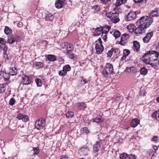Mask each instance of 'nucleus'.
I'll list each match as a JSON object with an SVG mask.
<instances>
[{"label": "nucleus", "instance_id": "f257e3e1", "mask_svg": "<svg viewBox=\"0 0 159 159\" xmlns=\"http://www.w3.org/2000/svg\"><path fill=\"white\" fill-rule=\"evenodd\" d=\"M153 21V19L147 16L141 17L137 22V23L140 24L144 27L147 29L152 24Z\"/></svg>", "mask_w": 159, "mask_h": 159}, {"label": "nucleus", "instance_id": "f03ea898", "mask_svg": "<svg viewBox=\"0 0 159 159\" xmlns=\"http://www.w3.org/2000/svg\"><path fill=\"white\" fill-rule=\"evenodd\" d=\"M158 57H154L152 59L144 57H143V61L145 63L150 65L152 67L156 68L157 65H159V58L158 60Z\"/></svg>", "mask_w": 159, "mask_h": 159}, {"label": "nucleus", "instance_id": "7ed1b4c3", "mask_svg": "<svg viewBox=\"0 0 159 159\" xmlns=\"http://www.w3.org/2000/svg\"><path fill=\"white\" fill-rule=\"evenodd\" d=\"M113 68L112 65L107 63L105 65L103 70L102 72V74L105 77L107 78L111 75L113 72Z\"/></svg>", "mask_w": 159, "mask_h": 159}, {"label": "nucleus", "instance_id": "20e7f679", "mask_svg": "<svg viewBox=\"0 0 159 159\" xmlns=\"http://www.w3.org/2000/svg\"><path fill=\"white\" fill-rule=\"evenodd\" d=\"M106 16L110 19L111 21L114 23H116L120 21L119 15L118 13L109 12L106 13Z\"/></svg>", "mask_w": 159, "mask_h": 159}, {"label": "nucleus", "instance_id": "39448f33", "mask_svg": "<svg viewBox=\"0 0 159 159\" xmlns=\"http://www.w3.org/2000/svg\"><path fill=\"white\" fill-rule=\"evenodd\" d=\"M95 49L96 52L98 54L102 53L103 52L104 48L102 44V41L101 38H99L95 41Z\"/></svg>", "mask_w": 159, "mask_h": 159}, {"label": "nucleus", "instance_id": "423d86ee", "mask_svg": "<svg viewBox=\"0 0 159 159\" xmlns=\"http://www.w3.org/2000/svg\"><path fill=\"white\" fill-rule=\"evenodd\" d=\"M137 27L134 30V33L136 34H141L145 32L146 28L140 24L137 23Z\"/></svg>", "mask_w": 159, "mask_h": 159}, {"label": "nucleus", "instance_id": "0eeeda50", "mask_svg": "<svg viewBox=\"0 0 159 159\" xmlns=\"http://www.w3.org/2000/svg\"><path fill=\"white\" fill-rule=\"evenodd\" d=\"M136 17V11H131L125 17V19L126 21L134 20Z\"/></svg>", "mask_w": 159, "mask_h": 159}, {"label": "nucleus", "instance_id": "6e6552de", "mask_svg": "<svg viewBox=\"0 0 159 159\" xmlns=\"http://www.w3.org/2000/svg\"><path fill=\"white\" fill-rule=\"evenodd\" d=\"M45 120L44 119L39 120L35 122V127L38 130L43 129L45 126Z\"/></svg>", "mask_w": 159, "mask_h": 159}, {"label": "nucleus", "instance_id": "1a4fd4ad", "mask_svg": "<svg viewBox=\"0 0 159 159\" xmlns=\"http://www.w3.org/2000/svg\"><path fill=\"white\" fill-rule=\"evenodd\" d=\"M159 53L156 51H151L148 52L145 54L143 57H147V58H151L152 59L154 57L159 56Z\"/></svg>", "mask_w": 159, "mask_h": 159}, {"label": "nucleus", "instance_id": "9d476101", "mask_svg": "<svg viewBox=\"0 0 159 159\" xmlns=\"http://www.w3.org/2000/svg\"><path fill=\"white\" fill-rule=\"evenodd\" d=\"M129 35L128 34L125 33L123 34L121 38L119 44L122 46H124L127 42L129 38Z\"/></svg>", "mask_w": 159, "mask_h": 159}, {"label": "nucleus", "instance_id": "9b49d317", "mask_svg": "<svg viewBox=\"0 0 159 159\" xmlns=\"http://www.w3.org/2000/svg\"><path fill=\"white\" fill-rule=\"evenodd\" d=\"M22 83L21 84H20V86L21 85V84L23 85H28L31 84V80L30 79L29 76L26 75H23L22 77Z\"/></svg>", "mask_w": 159, "mask_h": 159}, {"label": "nucleus", "instance_id": "f8f14e48", "mask_svg": "<svg viewBox=\"0 0 159 159\" xmlns=\"http://www.w3.org/2000/svg\"><path fill=\"white\" fill-rule=\"evenodd\" d=\"M89 151V148L87 146H84L80 148L79 153L81 155L85 156L88 154Z\"/></svg>", "mask_w": 159, "mask_h": 159}, {"label": "nucleus", "instance_id": "ddd939ff", "mask_svg": "<svg viewBox=\"0 0 159 159\" xmlns=\"http://www.w3.org/2000/svg\"><path fill=\"white\" fill-rule=\"evenodd\" d=\"M153 35V32L152 31L148 33L146 36L143 39V42L144 43L148 42Z\"/></svg>", "mask_w": 159, "mask_h": 159}, {"label": "nucleus", "instance_id": "4468645a", "mask_svg": "<svg viewBox=\"0 0 159 159\" xmlns=\"http://www.w3.org/2000/svg\"><path fill=\"white\" fill-rule=\"evenodd\" d=\"M64 3V0H57L55 2L56 7L57 8H60L62 7Z\"/></svg>", "mask_w": 159, "mask_h": 159}, {"label": "nucleus", "instance_id": "2eb2a0df", "mask_svg": "<svg viewBox=\"0 0 159 159\" xmlns=\"http://www.w3.org/2000/svg\"><path fill=\"white\" fill-rule=\"evenodd\" d=\"M100 147V142H97L96 143L93 145V151L95 152H98Z\"/></svg>", "mask_w": 159, "mask_h": 159}, {"label": "nucleus", "instance_id": "dca6fc26", "mask_svg": "<svg viewBox=\"0 0 159 159\" xmlns=\"http://www.w3.org/2000/svg\"><path fill=\"white\" fill-rule=\"evenodd\" d=\"M102 27H100L96 28L94 32V34L95 36H98L102 34Z\"/></svg>", "mask_w": 159, "mask_h": 159}, {"label": "nucleus", "instance_id": "f3484780", "mask_svg": "<svg viewBox=\"0 0 159 159\" xmlns=\"http://www.w3.org/2000/svg\"><path fill=\"white\" fill-rule=\"evenodd\" d=\"M139 120L137 119H133L131 122V126L132 127L135 128L139 123Z\"/></svg>", "mask_w": 159, "mask_h": 159}, {"label": "nucleus", "instance_id": "a211bd4d", "mask_svg": "<svg viewBox=\"0 0 159 159\" xmlns=\"http://www.w3.org/2000/svg\"><path fill=\"white\" fill-rule=\"evenodd\" d=\"M133 47L135 50L137 51H139L140 48L139 43L137 41H133Z\"/></svg>", "mask_w": 159, "mask_h": 159}, {"label": "nucleus", "instance_id": "6ab92c4d", "mask_svg": "<svg viewBox=\"0 0 159 159\" xmlns=\"http://www.w3.org/2000/svg\"><path fill=\"white\" fill-rule=\"evenodd\" d=\"M9 73L11 75H16L17 74V69L15 67L11 68L9 70Z\"/></svg>", "mask_w": 159, "mask_h": 159}, {"label": "nucleus", "instance_id": "aec40b11", "mask_svg": "<svg viewBox=\"0 0 159 159\" xmlns=\"http://www.w3.org/2000/svg\"><path fill=\"white\" fill-rule=\"evenodd\" d=\"M15 38L13 36L11 35L8 37L7 40V42L8 43L10 44H12L15 43Z\"/></svg>", "mask_w": 159, "mask_h": 159}, {"label": "nucleus", "instance_id": "412c9836", "mask_svg": "<svg viewBox=\"0 0 159 159\" xmlns=\"http://www.w3.org/2000/svg\"><path fill=\"white\" fill-rule=\"evenodd\" d=\"M150 17H158L159 16L157 11L156 10H152L149 13Z\"/></svg>", "mask_w": 159, "mask_h": 159}, {"label": "nucleus", "instance_id": "4be33fe9", "mask_svg": "<svg viewBox=\"0 0 159 159\" xmlns=\"http://www.w3.org/2000/svg\"><path fill=\"white\" fill-rule=\"evenodd\" d=\"M135 26L134 24H130L127 27V29L130 32H132L134 31Z\"/></svg>", "mask_w": 159, "mask_h": 159}, {"label": "nucleus", "instance_id": "5701e85b", "mask_svg": "<svg viewBox=\"0 0 159 159\" xmlns=\"http://www.w3.org/2000/svg\"><path fill=\"white\" fill-rule=\"evenodd\" d=\"M140 72L141 75H145L147 74L148 70L145 67H143L140 69Z\"/></svg>", "mask_w": 159, "mask_h": 159}, {"label": "nucleus", "instance_id": "b1692460", "mask_svg": "<svg viewBox=\"0 0 159 159\" xmlns=\"http://www.w3.org/2000/svg\"><path fill=\"white\" fill-rule=\"evenodd\" d=\"M47 58L50 61H54L57 60L56 56L52 55H48Z\"/></svg>", "mask_w": 159, "mask_h": 159}, {"label": "nucleus", "instance_id": "393cba45", "mask_svg": "<svg viewBox=\"0 0 159 159\" xmlns=\"http://www.w3.org/2000/svg\"><path fill=\"white\" fill-rule=\"evenodd\" d=\"M73 50H67L66 52V55L68 57L71 59H73L74 55L72 53Z\"/></svg>", "mask_w": 159, "mask_h": 159}, {"label": "nucleus", "instance_id": "a878e982", "mask_svg": "<svg viewBox=\"0 0 159 159\" xmlns=\"http://www.w3.org/2000/svg\"><path fill=\"white\" fill-rule=\"evenodd\" d=\"M4 32L6 34L8 35L12 33V30L9 27L6 26H5Z\"/></svg>", "mask_w": 159, "mask_h": 159}, {"label": "nucleus", "instance_id": "bb28decb", "mask_svg": "<svg viewBox=\"0 0 159 159\" xmlns=\"http://www.w3.org/2000/svg\"><path fill=\"white\" fill-rule=\"evenodd\" d=\"M110 28V27L109 26H106L103 27H102V33L107 34L109 31Z\"/></svg>", "mask_w": 159, "mask_h": 159}, {"label": "nucleus", "instance_id": "cd10ccee", "mask_svg": "<svg viewBox=\"0 0 159 159\" xmlns=\"http://www.w3.org/2000/svg\"><path fill=\"white\" fill-rule=\"evenodd\" d=\"M152 116L157 120H159V110L154 112L152 114Z\"/></svg>", "mask_w": 159, "mask_h": 159}, {"label": "nucleus", "instance_id": "c85d7f7f", "mask_svg": "<svg viewBox=\"0 0 159 159\" xmlns=\"http://www.w3.org/2000/svg\"><path fill=\"white\" fill-rule=\"evenodd\" d=\"M54 18V17L51 14H49L47 15L45 17L46 20L47 21H52V20Z\"/></svg>", "mask_w": 159, "mask_h": 159}, {"label": "nucleus", "instance_id": "c756f323", "mask_svg": "<svg viewBox=\"0 0 159 159\" xmlns=\"http://www.w3.org/2000/svg\"><path fill=\"white\" fill-rule=\"evenodd\" d=\"M66 51L67 50H73V48L72 45L70 43H67V44H66Z\"/></svg>", "mask_w": 159, "mask_h": 159}, {"label": "nucleus", "instance_id": "7c9ffc66", "mask_svg": "<svg viewBox=\"0 0 159 159\" xmlns=\"http://www.w3.org/2000/svg\"><path fill=\"white\" fill-rule=\"evenodd\" d=\"M127 0H117L116 5L117 6H118L122 4L125 3L126 2Z\"/></svg>", "mask_w": 159, "mask_h": 159}, {"label": "nucleus", "instance_id": "2f4dec72", "mask_svg": "<svg viewBox=\"0 0 159 159\" xmlns=\"http://www.w3.org/2000/svg\"><path fill=\"white\" fill-rule=\"evenodd\" d=\"M43 66V63L41 62H38L36 63L35 67L37 69H39Z\"/></svg>", "mask_w": 159, "mask_h": 159}, {"label": "nucleus", "instance_id": "473e14b6", "mask_svg": "<svg viewBox=\"0 0 159 159\" xmlns=\"http://www.w3.org/2000/svg\"><path fill=\"white\" fill-rule=\"evenodd\" d=\"M92 120L93 122L99 123L101 121V117L100 116H97L95 118L92 119Z\"/></svg>", "mask_w": 159, "mask_h": 159}, {"label": "nucleus", "instance_id": "72a5a7b5", "mask_svg": "<svg viewBox=\"0 0 159 159\" xmlns=\"http://www.w3.org/2000/svg\"><path fill=\"white\" fill-rule=\"evenodd\" d=\"M78 105L80 110L84 109L86 107V104L84 102H80L78 103Z\"/></svg>", "mask_w": 159, "mask_h": 159}, {"label": "nucleus", "instance_id": "f704fd0d", "mask_svg": "<svg viewBox=\"0 0 159 159\" xmlns=\"http://www.w3.org/2000/svg\"><path fill=\"white\" fill-rule=\"evenodd\" d=\"M80 131L82 134L86 133L87 134L89 132V131L86 127L82 128L80 129Z\"/></svg>", "mask_w": 159, "mask_h": 159}, {"label": "nucleus", "instance_id": "c9c22d12", "mask_svg": "<svg viewBox=\"0 0 159 159\" xmlns=\"http://www.w3.org/2000/svg\"><path fill=\"white\" fill-rule=\"evenodd\" d=\"M70 66L69 65H66L63 67V70L67 72V71H70Z\"/></svg>", "mask_w": 159, "mask_h": 159}, {"label": "nucleus", "instance_id": "e433bc0d", "mask_svg": "<svg viewBox=\"0 0 159 159\" xmlns=\"http://www.w3.org/2000/svg\"><path fill=\"white\" fill-rule=\"evenodd\" d=\"M74 115V113L73 112L68 111L66 114V116L67 118H71Z\"/></svg>", "mask_w": 159, "mask_h": 159}, {"label": "nucleus", "instance_id": "4c0bfd02", "mask_svg": "<svg viewBox=\"0 0 159 159\" xmlns=\"http://www.w3.org/2000/svg\"><path fill=\"white\" fill-rule=\"evenodd\" d=\"M0 75L6 79L8 80L9 79L8 75L6 74V72L3 71H1L0 72Z\"/></svg>", "mask_w": 159, "mask_h": 159}, {"label": "nucleus", "instance_id": "58836bf2", "mask_svg": "<svg viewBox=\"0 0 159 159\" xmlns=\"http://www.w3.org/2000/svg\"><path fill=\"white\" fill-rule=\"evenodd\" d=\"M120 32L118 31H115L113 32V35L116 38H118L120 35Z\"/></svg>", "mask_w": 159, "mask_h": 159}, {"label": "nucleus", "instance_id": "ea45409f", "mask_svg": "<svg viewBox=\"0 0 159 159\" xmlns=\"http://www.w3.org/2000/svg\"><path fill=\"white\" fill-rule=\"evenodd\" d=\"M35 82L38 87H40L42 85L41 80L39 79H37L35 80Z\"/></svg>", "mask_w": 159, "mask_h": 159}, {"label": "nucleus", "instance_id": "a19ab883", "mask_svg": "<svg viewBox=\"0 0 159 159\" xmlns=\"http://www.w3.org/2000/svg\"><path fill=\"white\" fill-rule=\"evenodd\" d=\"M120 52V50L118 48H113V53L115 55H118Z\"/></svg>", "mask_w": 159, "mask_h": 159}, {"label": "nucleus", "instance_id": "79ce46f5", "mask_svg": "<svg viewBox=\"0 0 159 159\" xmlns=\"http://www.w3.org/2000/svg\"><path fill=\"white\" fill-rule=\"evenodd\" d=\"M5 90V88L4 85L2 84H0V93H2L4 92Z\"/></svg>", "mask_w": 159, "mask_h": 159}, {"label": "nucleus", "instance_id": "37998d69", "mask_svg": "<svg viewBox=\"0 0 159 159\" xmlns=\"http://www.w3.org/2000/svg\"><path fill=\"white\" fill-rule=\"evenodd\" d=\"M33 153L34 155H37L39 152V149L38 147L33 148Z\"/></svg>", "mask_w": 159, "mask_h": 159}, {"label": "nucleus", "instance_id": "c03bdc74", "mask_svg": "<svg viewBox=\"0 0 159 159\" xmlns=\"http://www.w3.org/2000/svg\"><path fill=\"white\" fill-rule=\"evenodd\" d=\"M58 73L60 75L64 76L66 75L67 72H65L62 69V70L59 71Z\"/></svg>", "mask_w": 159, "mask_h": 159}, {"label": "nucleus", "instance_id": "a18cd8bd", "mask_svg": "<svg viewBox=\"0 0 159 159\" xmlns=\"http://www.w3.org/2000/svg\"><path fill=\"white\" fill-rule=\"evenodd\" d=\"M130 53V51L129 50L125 49L123 51V54L125 56H127Z\"/></svg>", "mask_w": 159, "mask_h": 159}, {"label": "nucleus", "instance_id": "49530a36", "mask_svg": "<svg viewBox=\"0 0 159 159\" xmlns=\"http://www.w3.org/2000/svg\"><path fill=\"white\" fill-rule=\"evenodd\" d=\"M127 156L128 155L127 153H123L120 155V157L121 159H124L126 158Z\"/></svg>", "mask_w": 159, "mask_h": 159}, {"label": "nucleus", "instance_id": "de8ad7c7", "mask_svg": "<svg viewBox=\"0 0 159 159\" xmlns=\"http://www.w3.org/2000/svg\"><path fill=\"white\" fill-rule=\"evenodd\" d=\"M16 102L15 99L12 98L10 99L9 102V104L11 106L14 105Z\"/></svg>", "mask_w": 159, "mask_h": 159}, {"label": "nucleus", "instance_id": "09e8293b", "mask_svg": "<svg viewBox=\"0 0 159 159\" xmlns=\"http://www.w3.org/2000/svg\"><path fill=\"white\" fill-rule=\"evenodd\" d=\"M113 53V48H112L110 51H108L107 54V56L110 57Z\"/></svg>", "mask_w": 159, "mask_h": 159}, {"label": "nucleus", "instance_id": "8fccbe9b", "mask_svg": "<svg viewBox=\"0 0 159 159\" xmlns=\"http://www.w3.org/2000/svg\"><path fill=\"white\" fill-rule=\"evenodd\" d=\"M151 140L154 141L155 143H156L159 141V139L157 136H154L151 139Z\"/></svg>", "mask_w": 159, "mask_h": 159}, {"label": "nucleus", "instance_id": "3c124183", "mask_svg": "<svg viewBox=\"0 0 159 159\" xmlns=\"http://www.w3.org/2000/svg\"><path fill=\"white\" fill-rule=\"evenodd\" d=\"M29 119V117L27 116L24 115L23 117L22 118L21 120L24 122H26Z\"/></svg>", "mask_w": 159, "mask_h": 159}, {"label": "nucleus", "instance_id": "603ef678", "mask_svg": "<svg viewBox=\"0 0 159 159\" xmlns=\"http://www.w3.org/2000/svg\"><path fill=\"white\" fill-rule=\"evenodd\" d=\"M101 37L104 40L105 42H106V40L107 39V34L106 33H102V34L101 35Z\"/></svg>", "mask_w": 159, "mask_h": 159}, {"label": "nucleus", "instance_id": "864d4df0", "mask_svg": "<svg viewBox=\"0 0 159 159\" xmlns=\"http://www.w3.org/2000/svg\"><path fill=\"white\" fill-rule=\"evenodd\" d=\"M135 2H143L146 3L147 0H133Z\"/></svg>", "mask_w": 159, "mask_h": 159}, {"label": "nucleus", "instance_id": "5fc2aeb1", "mask_svg": "<svg viewBox=\"0 0 159 159\" xmlns=\"http://www.w3.org/2000/svg\"><path fill=\"white\" fill-rule=\"evenodd\" d=\"M67 44V42H64L63 43H62L61 44L60 46L61 48H66V44Z\"/></svg>", "mask_w": 159, "mask_h": 159}, {"label": "nucleus", "instance_id": "6e6d98bb", "mask_svg": "<svg viewBox=\"0 0 159 159\" xmlns=\"http://www.w3.org/2000/svg\"><path fill=\"white\" fill-rule=\"evenodd\" d=\"M24 115L20 113L18 114L17 118L19 120H22V118L23 117Z\"/></svg>", "mask_w": 159, "mask_h": 159}, {"label": "nucleus", "instance_id": "4d7b16f0", "mask_svg": "<svg viewBox=\"0 0 159 159\" xmlns=\"http://www.w3.org/2000/svg\"><path fill=\"white\" fill-rule=\"evenodd\" d=\"M93 8L97 11H99L100 10L99 6L98 5L94 6Z\"/></svg>", "mask_w": 159, "mask_h": 159}, {"label": "nucleus", "instance_id": "13d9d810", "mask_svg": "<svg viewBox=\"0 0 159 159\" xmlns=\"http://www.w3.org/2000/svg\"><path fill=\"white\" fill-rule=\"evenodd\" d=\"M6 43V41L4 40V39L3 38H0V43L2 44H4Z\"/></svg>", "mask_w": 159, "mask_h": 159}, {"label": "nucleus", "instance_id": "bf43d9fd", "mask_svg": "<svg viewBox=\"0 0 159 159\" xmlns=\"http://www.w3.org/2000/svg\"><path fill=\"white\" fill-rule=\"evenodd\" d=\"M111 1V0H101L102 2L104 4H107Z\"/></svg>", "mask_w": 159, "mask_h": 159}, {"label": "nucleus", "instance_id": "052dcab7", "mask_svg": "<svg viewBox=\"0 0 159 159\" xmlns=\"http://www.w3.org/2000/svg\"><path fill=\"white\" fill-rule=\"evenodd\" d=\"M81 82L83 84H85L87 83V80L85 78L82 77V79L81 80Z\"/></svg>", "mask_w": 159, "mask_h": 159}, {"label": "nucleus", "instance_id": "680f3d73", "mask_svg": "<svg viewBox=\"0 0 159 159\" xmlns=\"http://www.w3.org/2000/svg\"><path fill=\"white\" fill-rule=\"evenodd\" d=\"M129 159H135L136 156L134 155H130L129 157Z\"/></svg>", "mask_w": 159, "mask_h": 159}, {"label": "nucleus", "instance_id": "e2e57ef3", "mask_svg": "<svg viewBox=\"0 0 159 159\" xmlns=\"http://www.w3.org/2000/svg\"><path fill=\"white\" fill-rule=\"evenodd\" d=\"M11 57H10V55H8L7 56V57H6V58L5 59V61L6 62H8L9 60L11 59Z\"/></svg>", "mask_w": 159, "mask_h": 159}, {"label": "nucleus", "instance_id": "0e129e2a", "mask_svg": "<svg viewBox=\"0 0 159 159\" xmlns=\"http://www.w3.org/2000/svg\"><path fill=\"white\" fill-rule=\"evenodd\" d=\"M8 50V47L7 46L4 47L3 48V53H7V51Z\"/></svg>", "mask_w": 159, "mask_h": 159}, {"label": "nucleus", "instance_id": "69168bd1", "mask_svg": "<svg viewBox=\"0 0 159 159\" xmlns=\"http://www.w3.org/2000/svg\"><path fill=\"white\" fill-rule=\"evenodd\" d=\"M68 157L66 155H62L60 159H67Z\"/></svg>", "mask_w": 159, "mask_h": 159}, {"label": "nucleus", "instance_id": "338daca9", "mask_svg": "<svg viewBox=\"0 0 159 159\" xmlns=\"http://www.w3.org/2000/svg\"><path fill=\"white\" fill-rule=\"evenodd\" d=\"M23 25V24L22 23L20 22H19L17 24V26L18 27H21Z\"/></svg>", "mask_w": 159, "mask_h": 159}, {"label": "nucleus", "instance_id": "774afa93", "mask_svg": "<svg viewBox=\"0 0 159 159\" xmlns=\"http://www.w3.org/2000/svg\"><path fill=\"white\" fill-rule=\"evenodd\" d=\"M8 54H7V53H3V57L5 58L7 57V56Z\"/></svg>", "mask_w": 159, "mask_h": 159}]
</instances>
